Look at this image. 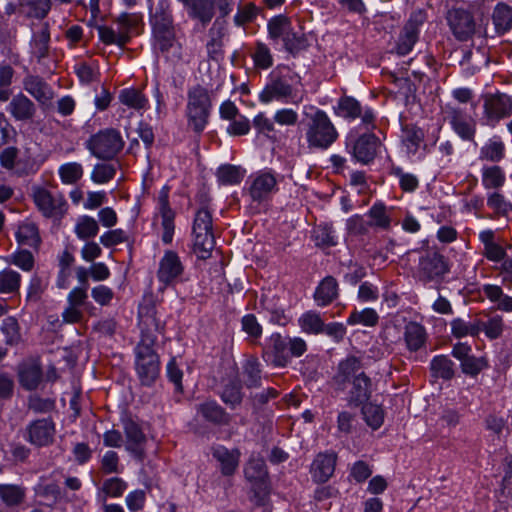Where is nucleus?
Here are the masks:
<instances>
[{
  "mask_svg": "<svg viewBox=\"0 0 512 512\" xmlns=\"http://www.w3.org/2000/svg\"><path fill=\"white\" fill-rule=\"evenodd\" d=\"M17 242L22 246L36 248L41 242L37 226L31 222H25L18 226L15 233Z\"/></svg>",
  "mask_w": 512,
  "mask_h": 512,
  "instance_id": "35",
  "label": "nucleus"
},
{
  "mask_svg": "<svg viewBox=\"0 0 512 512\" xmlns=\"http://www.w3.org/2000/svg\"><path fill=\"white\" fill-rule=\"evenodd\" d=\"M83 167L77 162H68L59 167L58 174L62 183L72 185L77 183L83 176Z\"/></svg>",
  "mask_w": 512,
  "mask_h": 512,
  "instance_id": "47",
  "label": "nucleus"
},
{
  "mask_svg": "<svg viewBox=\"0 0 512 512\" xmlns=\"http://www.w3.org/2000/svg\"><path fill=\"white\" fill-rule=\"evenodd\" d=\"M380 147V141L374 134H363L353 144V155L361 163L372 161Z\"/></svg>",
  "mask_w": 512,
  "mask_h": 512,
  "instance_id": "18",
  "label": "nucleus"
},
{
  "mask_svg": "<svg viewBox=\"0 0 512 512\" xmlns=\"http://www.w3.org/2000/svg\"><path fill=\"white\" fill-rule=\"evenodd\" d=\"M338 132L328 115L317 110L310 118L306 132V140L309 147L327 149L337 139Z\"/></svg>",
  "mask_w": 512,
  "mask_h": 512,
  "instance_id": "4",
  "label": "nucleus"
},
{
  "mask_svg": "<svg viewBox=\"0 0 512 512\" xmlns=\"http://www.w3.org/2000/svg\"><path fill=\"white\" fill-rule=\"evenodd\" d=\"M139 327L141 338L134 350L135 371L142 385L152 386L160 374V357L154 346L163 330L154 306H140Z\"/></svg>",
  "mask_w": 512,
  "mask_h": 512,
  "instance_id": "1",
  "label": "nucleus"
},
{
  "mask_svg": "<svg viewBox=\"0 0 512 512\" xmlns=\"http://www.w3.org/2000/svg\"><path fill=\"white\" fill-rule=\"evenodd\" d=\"M153 33L173 30V18L167 1L161 0L151 16Z\"/></svg>",
  "mask_w": 512,
  "mask_h": 512,
  "instance_id": "32",
  "label": "nucleus"
},
{
  "mask_svg": "<svg viewBox=\"0 0 512 512\" xmlns=\"http://www.w3.org/2000/svg\"><path fill=\"white\" fill-rule=\"evenodd\" d=\"M184 272V266L178 254L172 250L164 253L157 271L158 280L165 286L173 284Z\"/></svg>",
  "mask_w": 512,
  "mask_h": 512,
  "instance_id": "11",
  "label": "nucleus"
},
{
  "mask_svg": "<svg viewBox=\"0 0 512 512\" xmlns=\"http://www.w3.org/2000/svg\"><path fill=\"white\" fill-rule=\"evenodd\" d=\"M427 338V331L422 324L415 321L405 324L403 340L408 351L417 352L422 349L427 342Z\"/></svg>",
  "mask_w": 512,
  "mask_h": 512,
  "instance_id": "20",
  "label": "nucleus"
},
{
  "mask_svg": "<svg viewBox=\"0 0 512 512\" xmlns=\"http://www.w3.org/2000/svg\"><path fill=\"white\" fill-rule=\"evenodd\" d=\"M362 413L368 426L378 429L384 421V412L379 405L368 403L363 406Z\"/></svg>",
  "mask_w": 512,
  "mask_h": 512,
  "instance_id": "56",
  "label": "nucleus"
},
{
  "mask_svg": "<svg viewBox=\"0 0 512 512\" xmlns=\"http://www.w3.org/2000/svg\"><path fill=\"white\" fill-rule=\"evenodd\" d=\"M336 465L335 454H319L313 461L311 474L314 481L324 483L333 475Z\"/></svg>",
  "mask_w": 512,
  "mask_h": 512,
  "instance_id": "25",
  "label": "nucleus"
},
{
  "mask_svg": "<svg viewBox=\"0 0 512 512\" xmlns=\"http://www.w3.org/2000/svg\"><path fill=\"white\" fill-rule=\"evenodd\" d=\"M245 477L251 483L259 486L261 492L267 490L266 479L268 472L266 469L265 461L259 455H251L247 465L244 469Z\"/></svg>",
  "mask_w": 512,
  "mask_h": 512,
  "instance_id": "21",
  "label": "nucleus"
},
{
  "mask_svg": "<svg viewBox=\"0 0 512 512\" xmlns=\"http://www.w3.org/2000/svg\"><path fill=\"white\" fill-rule=\"evenodd\" d=\"M379 316L374 309L366 308L362 311H354L348 318V323L351 325L363 324L365 326L373 327L378 323Z\"/></svg>",
  "mask_w": 512,
  "mask_h": 512,
  "instance_id": "58",
  "label": "nucleus"
},
{
  "mask_svg": "<svg viewBox=\"0 0 512 512\" xmlns=\"http://www.w3.org/2000/svg\"><path fill=\"white\" fill-rule=\"evenodd\" d=\"M99 226L97 221L90 216H82L75 225V233L79 239L86 240L98 234Z\"/></svg>",
  "mask_w": 512,
  "mask_h": 512,
  "instance_id": "50",
  "label": "nucleus"
},
{
  "mask_svg": "<svg viewBox=\"0 0 512 512\" xmlns=\"http://www.w3.org/2000/svg\"><path fill=\"white\" fill-rule=\"evenodd\" d=\"M505 182V174L499 166H491L483 169L482 183L485 188H499Z\"/></svg>",
  "mask_w": 512,
  "mask_h": 512,
  "instance_id": "53",
  "label": "nucleus"
},
{
  "mask_svg": "<svg viewBox=\"0 0 512 512\" xmlns=\"http://www.w3.org/2000/svg\"><path fill=\"white\" fill-rule=\"evenodd\" d=\"M313 238L317 246L330 247L337 244L335 232L328 224L317 226L313 231Z\"/></svg>",
  "mask_w": 512,
  "mask_h": 512,
  "instance_id": "57",
  "label": "nucleus"
},
{
  "mask_svg": "<svg viewBox=\"0 0 512 512\" xmlns=\"http://www.w3.org/2000/svg\"><path fill=\"white\" fill-rule=\"evenodd\" d=\"M451 331L453 336L457 338L476 336L480 333V326L478 325V321L468 323L457 318L451 322Z\"/></svg>",
  "mask_w": 512,
  "mask_h": 512,
  "instance_id": "55",
  "label": "nucleus"
},
{
  "mask_svg": "<svg viewBox=\"0 0 512 512\" xmlns=\"http://www.w3.org/2000/svg\"><path fill=\"white\" fill-rule=\"evenodd\" d=\"M169 189L164 186L157 197V214L161 218V226L163 228L162 241L165 244H170L174 235V218L175 212L169 205L168 201Z\"/></svg>",
  "mask_w": 512,
  "mask_h": 512,
  "instance_id": "10",
  "label": "nucleus"
},
{
  "mask_svg": "<svg viewBox=\"0 0 512 512\" xmlns=\"http://www.w3.org/2000/svg\"><path fill=\"white\" fill-rule=\"evenodd\" d=\"M19 12L27 17L43 19L51 9L49 0H19Z\"/></svg>",
  "mask_w": 512,
  "mask_h": 512,
  "instance_id": "33",
  "label": "nucleus"
},
{
  "mask_svg": "<svg viewBox=\"0 0 512 512\" xmlns=\"http://www.w3.org/2000/svg\"><path fill=\"white\" fill-rule=\"evenodd\" d=\"M98 35L101 41L107 45L116 44L125 45L129 40V35L124 30L113 29L106 26L97 27Z\"/></svg>",
  "mask_w": 512,
  "mask_h": 512,
  "instance_id": "48",
  "label": "nucleus"
},
{
  "mask_svg": "<svg viewBox=\"0 0 512 512\" xmlns=\"http://www.w3.org/2000/svg\"><path fill=\"white\" fill-rule=\"evenodd\" d=\"M480 331H484L485 335L493 340L499 338L504 331V321L500 315H494L487 319V321L478 320Z\"/></svg>",
  "mask_w": 512,
  "mask_h": 512,
  "instance_id": "51",
  "label": "nucleus"
},
{
  "mask_svg": "<svg viewBox=\"0 0 512 512\" xmlns=\"http://www.w3.org/2000/svg\"><path fill=\"white\" fill-rule=\"evenodd\" d=\"M7 111L17 121H32L36 115V105L23 93H19L11 99Z\"/></svg>",
  "mask_w": 512,
  "mask_h": 512,
  "instance_id": "19",
  "label": "nucleus"
},
{
  "mask_svg": "<svg viewBox=\"0 0 512 512\" xmlns=\"http://www.w3.org/2000/svg\"><path fill=\"white\" fill-rule=\"evenodd\" d=\"M430 369L434 376L449 380L454 376V363L446 355L435 356L430 363Z\"/></svg>",
  "mask_w": 512,
  "mask_h": 512,
  "instance_id": "41",
  "label": "nucleus"
},
{
  "mask_svg": "<svg viewBox=\"0 0 512 512\" xmlns=\"http://www.w3.org/2000/svg\"><path fill=\"white\" fill-rule=\"evenodd\" d=\"M512 114V98L503 93L486 94L483 97L484 124L494 127L501 119Z\"/></svg>",
  "mask_w": 512,
  "mask_h": 512,
  "instance_id": "7",
  "label": "nucleus"
},
{
  "mask_svg": "<svg viewBox=\"0 0 512 512\" xmlns=\"http://www.w3.org/2000/svg\"><path fill=\"white\" fill-rule=\"evenodd\" d=\"M116 167L114 164L101 163L94 166L91 179L94 183L104 184L114 178Z\"/></svg>",
  "mask_w": 512,
  "mask_h": 512,
  "instance_id": "59",
  "label": "nucleus"
},
{
  "mask_svg": "<svg viewBox=\"0 0 512 512\" xmlns=\"http://www.w3.org/2000/svg\"><path fill=\"white\" fill-rule=\"evenodd\" d=\"M32 197L35 205L47 218L62 217L67 209V202L61 193H52L43 187H34Z\"/></svg>",
  "mask_w": 512,
  "mask_h": 512,
  "instance_id": "8",
  "label": "nucleus"
},
{
  "mask_svg": "<svg viewBox=\"0 0 512 512\" xmlns=\"http://www.w3.org/2000/svg\"><path fill=\"white\" fill-rule=\"evenodd\" d=\"M193 236V250L198 258L206 259L210 256L215 246L213 233H206Z\"/></svg>",
  "mask_w": 512,
  "mask_h": 512,
  "instance_id": "46",
  "label": "nucleus"
},
{
  "mask_svg": "<svg viewBox=\"0 0 512 512\" xmlns=\"http://www.w3.org/2000/svg\"><path fill=\"white\" fill-rule=\"evenodd\" d=\"M423 22L421 12L414 13L403 28L397 44V52L400 55L408 54L418 39L419 26Z\"/></svg>",
  "mask_w": 512,
  "mask_h": 512,
  "instance_id": "15",
  "label": "nucleus"
},
{
  "mask_svg": "<svg viewBox=\"0 0 512 512\" xmlns=\"http://www.w3.org/2000/svg\"><path fill=\"white\" fill-rule=\"evenodd\" d=\"M124 141L114 129H105L90 137L87 142L89 151L99 159L109 160L123 148Z\"/></svg>",
  "mask_w": 512,
  "mask_h": 512,
  "instance_id": "5",
  "label": "nucleus"
},
{
  "mask_svg": "<svg viewBox=\"0 0 512 512\" xmlns=\"http://www.w3.org/2000/svg\"><path fill=\"white\" fill-rule=\"evenodd\" d=\"M198 412L208 421L227 424L229 416L225 413L223 408L215 401H207L198 406Z\"/></svg>",
  "mask_w": 512,
  "mask_h": 512,
  "instance_id": "40",
  "label": "nucleus"
},
{
  "mask_svg": "<svg viewBox=\"0 0 512 512\" xmlns=\"http://www.w3.org/2000/svg\"><path fill=\"white\" fill-rule=\"evenodd\" d=\"M30 49L32 56L39 63L48 57L50 51V27L47 22L40 24L33 30Z\"/></svg>",
  "mask_w": 512,
  "mask_h": 512,
  "instance_id": "17",
  "label": "nucleus"
},
{
  "mask_svg": "<svg viewBox=\"0 0 512 512\" xmlns=\"http://www.w3.org/2000/svg\"><path fill=\"white\" fill-rule=\"evenodd\" d=\"M277 191V181L270 172H260L251 177L249 194L254 201L261 202Z\"/></svg>",
  "mask_w": 512,
  "mask_h": 512,
  "instance_id": "14",
  "label": "nucleus"
},
{
  "mask_svg": "<svg viewBox=\"0 0 512 512\" xmlns=\"http://www.w3.org/2000/svg\"><path fill=\"white\" fill-rule=\"evenodd\" d=\"M253 59L255 65L261 69H268L273 65V57L270 49L262 43L257 44Z\"/></svg>",
  "mask_w": 512,
  "mask_h": 512,
  "instance_id": "64",
  "label": "nucleus"
},
{
  "mask_svg": "<svg viewBox=\"0 0 512 512\" xmlns=\"http://www.w3.org/2000/svg\"><path fill=\"white\" fill-rule=\"evenodd\" d=\"M5 261L8 264L15 265L25 272L33 270L35 265V259L33 254L25 249H20L9 255Z\"/></svg>",
  "mask_w": 512,
  "mask_h": 512,
  "instance_id": "49",
  "label": "nucleus"
},
{
  "mask_svg": "<svg viewBox=\"0 0 512 512\" xmlns=\"http://www.w3.org/2000/svg\"><path fill=\"white\" fill-rule=\"evenodd\" d=\"M48 282L43 277L35 274L31 277L28 291H27V300L32 302H37L40 300L41 295L46 290Z\"/></svg>",
  "mask_w": 512,
  "mask_h": 512,
  "instance_id": "62",
  "label": "nucleus"
},
{
  "mask_svg": "<svg viewBox=\"0 0 512 512\" xmlns=\"http://www.w3.org/2000/svg\"><path fill=\"white\" fill-rule=\"evenodd\" d=\"M492 17L496 29L500 32L507 31L512 25V11L505 4H498Z\"/></svg>",
  "mask_w": 512,
  "mask_h": 512,
  "instance_id": "54",
  "label": "nucleus"
},
{
  "mask_svg": "<svg viewBox=\"0 0 512 512\" xmlns=\"http://www.w3.org/2000/svg\"><path fill=\"white\" fill-rule=\"evenodd\" d=\"M335 112L340 117L355 119L362 114V108L356 99L346 96L339 99Z\"/></svg>",
  "mask_w": 512,
  "mask_h": 512,
  "instance_id": "43",
  "label": "nucleus"
},
{
  "mask_svg": "<svg viewBox=\"0 0 512 512\" xmlns=\"http://www.w3.org/2000/svg\"><path fill=\"white\" fill-rule=\"evenodd\" d=\"M362 371L361 359L356 356H348L338 365V371L333 377V381L339 390H344L346 383L357 377Z\"/></svg>",
  "mask_w": 512,
  "mask_h": 512,
  "instance_id": "16",
  "label": "nucleus"
},
{
  "mask_svg": "<svg viewBox=\"0 0 512 512\" xmlns=\"http://www.w3.org/2000/svg\"><path fill=\"white\" fill-rule=\"evenodd\" d=\"M302 331L308 334H319L324 330V322L320 314L315 311H307L298 320Z\"/></svg>",
  "mask_w": 512,
  "mask_h": 512,
  "instance_id": "44",
  "label": "nucleus"
},
{
  "mask_svg": "<svg viewBox=\"0 0 512 512\" xmlns=\"http://www.w3.org/2000/svg\"><path fill=\"white\" fill-rule=\"evenodd\" d=\"M259 362L255 358H250L246 361L244 365V378L245 384L248 387H257L260 385L261 375H260Z\"/></svg>",
  "mask_w": 512,
  "mask_h": 512,
  "instance_id": "60",
  "label": "nucleus"
},
{
  "mask_svg": "<svg viewBox=\"0 0 512 512\" xmlns=\"http://www.w3.org/2000/svg\"><path fill=\"white\" fill-rule=\"evenodd\" d=\"M0 330L5 338L6 345L15 346L22 341L21 328L15 317L8 316L4 318Z\"/></svg>",
  "mask_w": 512,
  "mask_h": 512,
  "instance_id": "39",
  "label": "nucleus"
},
{
  "mask_svg": "<svg viewBox=\"0 0 512 512\" xmlns=\"http://www.w3.org/2000/svg\"><path fill=\"white\" fill-rule=\"evenodd\" d=\"M187 9L188 15L202 24L209 23L215 10L214 0H179Z\"/></svg>",
  "mask_w": 512,
  "mask_h": 512,
  "instance_id": "24",
  "label": "nucleus"
},
{
  "mask_svg": "<svg viewBox=\"0 0 512 512\" xmlns=\"http://www.w3.org/2000/svg\"><path fill=\"white\" fill-rule=\"evenodd\" d=\"M447 118L454 132L463 140H473L476 132L475 120L460 108L450 107Z\"/></svg>",
  "mask_w": 512,
  "mask_h": 512,
  "instance_id": "13",
  "label": "nucleus"
},
{
  "mask_svg": "<svg viewBox=\"0 0 512 512\" xmlns=\"http://www.w3.org/2000/svg\"><path fill=\"white\" fill-rule=\"evenodd\" d=\"M55 434L54 421L51 418H42L27 425L25 439L36 447H46L54 442Z\"/></svg>",
  "mask_w": 512,
  "mask_h": 512,
  "instance_id": "9",
  "label": "nucleus"
},
{
  "mask_svg": "<svg viewBox=\"0 0 512 512\" xmlns=\"http://www.w3.org/2000/svg\"><path fill=\"white\" fill-rule=\"evenodd\" d=\"M338 297V283L332 276L325 277L316 288L314 300L318 306H327Z\"/></svg>",
  "mask_w": 512,
  "mask_h": 512,
  "instance_id": "30",
  "label": "nucleus"
},
{
  "mask_svg": "<svg viewBox=\"0 0 512 512\" xmlns=\"http://www.w3.org/2000/svg\"><path fill=\"white\" fill-rule=\"evenodd\" d=\"M444 257L438 253H432L420 260V273L426 280H434L447 272Z\"/></svg>",
  "mask_w": 512,
  "mask_h": 512,
  "instance_id": "27",
  "label": "nucleus"
},
{
  "mask_svg": "<svg viewBox=\"0 0 512 512\" xmlns=\"http://www.w3.org/2000/svg\"><path fill=\"white\" fill-rule=\"evenodd\" d=\"M259 101L263 104H269L273 101L298 104L302 101V97L297 96L286 79L280 76H271L269 82L259 94Z\"/></svg>",
  "mask_w": 512,
  "mask_h": 512,
  "instance_id": "6",
  "label": "nucleus"
},
{
  "mask_svg": "<svg viewBox=\"0 0 512 512\" xmlns=\"http://www.w3.org/2000/svg\"><path fill=\"white\" fill-rule=\"evenodd\" d=\"M351 382V389L349 391V401L357 405L368 400L371 395V380L365 374H357V377Z\"/></svg>",
  "mask_w": 512,
  "mask_h": 512,
  "instance_id": "31",
  "label": "nucleus"
},
{
  "mask_svg": "<svg viewBox=\"0 0 512 512\" xmlns=\"http://www.w3.org/2000/svg\"><path fill=\"white\" fill-rule=\"evenodd\" d=\"M187 98L186 117L188 127L195 133L200 134L208 123L212 107L209 92L206 88L197 85L189 89Z\"/></svg>",
  "mask_w": 512,
  "mask_h": 512,
  "instance_id": "2",
  "label": "nucleus"
},
{
  "mask_svg": "<svg viewBox=\"0 0 512 512\" xmlns=\"http://www.w3.org/2000/svg\"><path fill=\"white\" fill-rule=\"evenodd\" d=\"M23 87L42 105L50 103L54 97L51 87L40 77L29 75L24 78Z\"/></svg>",
  "mask_w": 512,
  "mask_h": 512,
  "instance_id": "22",
  "label": "nucleus"
},
{
  "mask_svg": "<svg viewBox=\"0 0 512 512\" xmlns=\"http://www.w3.org/2000/svg\"><path fill=\"white\" fill-rule=\"evenodd\" d=\"M482 291L484 295L492 302L496 303V308L503 312H512V297L505 295L502 288L498 285L486 284Z\"/></svg>",
  "mask_w": 512,
  "mask_h": 512,
  "instance_id": "34",
  "label": "nucleus"
},
{
  "mask_svg": "<svg viewBox=\"0 0 512 512\" xmlns=\"http://www.w3.org/2000/svg\"><path fill=\"white\" fill-rule=\"evenodd\" d=\"M268 34L272 40L281 39L284 48L290 53H297L307 46L306 38L301 31H296L290 18L285 15H277L271 18L267 24Z\"/></svg>",
  "mask_w": 512,
  "mask_h": 512,
  "instance_id": "3",
  "label": "nucleus"
},
{
  "mask_svg": "<svg viewBox=\"0 0 512 512\" xmlns=\"http://www.w3.org/2000/svg\"><path fill=\"white\" fill-rule=\"evenodd\" d=\"M118 99L121 104L134 110L144 109L148 104V99L136 88L122 89L119 92Z\"/></svg>",
  "mask_w": 512,
  "mask_h": 512,
  "instance_id": "38",
  "label": "nucleus"
},
{
  "mask_svg": "<svg viewBox=\"0 0 512 512\" xmlns=\"http://www.w3.org/2000/svg\"><path fill=\"white\" fill-rule=\"evenodd\" d=\"M213 457L219 462L223 475L234 474L239 464L240 453L238 450H228L223 446L213 448Z\"/></svg>",
  "mask_w": 512,
  "mask_h": 512,
  "instance_id": "28",
  "label": "nucleus"
},
{
  "mask_svg": "<svg viewBox=\"0 0 512 512\" xmlns=\"http://www.w3.org/2000/svg\"><path fill=\"white\" fill-rule=\"evenodd\" d=\"M124 432L126 436V449L136 456H141L146 437L140 427L133 421H126Z\"/></svg>",
  "mask_w": 512,
  "mask_h": 512,
  "instance_id": "29",
  "label": "nucleus"
},
{
  "mask_svg": "<svg viewBox=\"0 0 512 512\" xmlns=\"http://www.w3.org/2000/svg\"><path fill=\"white\" fill-rule=\"evenodd\" d=\"M447 20L454 36L460 41L468 40L475 32L472 15L463 9L449 11Z\"/></svg>",
  "mask_w": 512,
  "mask_h": 512,
  "instance_id": "12",
  "label": "nucleus"
},
{
  "mask_svg": "<svg viewBox=\"0 0 512 512\" xmlns=\"http://www.w3.org/2000/svg\"><path fill=\"white\" fill-rule=\"evenodd\" d=\"M126 489L127 483L118 477L106 479L102 485V492L113 498L121 497Z\"/></svg>",
  "mask_w": 512,
  "mask_h": 512,
  "instance_id": "61",
  "label": "nucleus"
},
{
  "mask_svg": "<svg viewBox=\"0 0 512 512\" xmlns=\"http://www.w3.org/2000/svg\"><path fill=\"white\" fill-rule=\"evenodd\" d=\"M218 180L224 185H235L242 181L244 172L240 167L226 164L218 168L217 171Z\"/></svg>",
  "mask_w": 512,
  "mask_h": 512,
  "instance_id": "52",
  "label": "nucleus"
},
{
  "mask_svg": "<svg viewBox=\"0 0 512 512\" xmlns=\"http://www.w3.org/2000/svg\"><path fill=\"white\" fill-rule=\"evenodd\" d=\"M487 367V361L484 357L470 355L461 363L462 372L466 375L477 376Z\"/></svg>",
  "mask_w": 512,
  "mask_h": 512,
  "instance_id": "63",
  "label": "nucleus"
},
{
  "mask_svg": "<svg viewBox=\"0 0 512 512\" xmlns=\"http://www.w3.org/2000/svg\"><path fill=\"white\" fill-rule=\"evenodd\" d=\"M21 285V275L12 269L0 271V293L11 294L18 292Z\"/></svg>",
  "mask_w": 512,
  "mask_h": 512,
  "instance_id": "45",
  "label": "nucleus"
},
{
  "mask_svg": "<svg viewBox=\"0 0 512 512\" xmlns=\"http://www.w3.org/2000/svg\"><path fill=\"white\" fill-rule=\"evenodd\" d=\"M368 224L370 228L379 230H389L391 226V218L386 207L382 203L374 204L368 211Z\"/></svg>",
  "mask_w": 512,
  "mask_h": 512,
  "instance_id": "36",
  "label": "nucleus"
},
{
  "mask_svg": "<svg viewBox=\"0 0 512 512\" xmlns=\"http://www.w3.org/2000/svg\"><path fill=\"white\" fill-rule=\"evenodd\" d=\"M26 497V489L15 484H0V499L9 507L22 504Z\"/></svg>",
  "mask_w": 512,
  "mask_h": 512,
  "instance_id": "37",
  "label": "nucleus"
},
{
  "mask_svg": "<svg viewBox=\"0 0 512 512\" xmlns=\"http://www.w3.org/2000/svg\"><path fill=\"white\" fill-rule=\"evenodd\" d=\"M269 341L273 351L272 363L275 366L284 367L289 359L286 353L288 343L278 333L272 334Z\"/></svg>",
  "mask_w": 512,
  "mask_h": 512,
  "instance_id": "42",
  "label": "nucleus"
},
{
  "mask_svg": "<svg viewBox=\"0 0 512 512\" xmlns=\"http://www.w3.org/2000/svg\"><path fill=\"white\" fill-rule=\"evenodd\" d=\"M155 47L165 55L166 58L178 60L181 58V46L175 40L174 30L154 33Z\"/></svg>",
  "mask_w": 512,
  "mask_h": 512,
  "instance_id": "26",
  "label": "nucleus"
},
{
  "mask_svg": "<svg viewBox=\"0 0 512 512\" xmlns=\"http://www.w3.org/2000/svg\"><path fill=\"white\" fill-rule=\"evenodd\" d=\"M20 385L26 390H35L42 380V370L36 361H26L18 367Z\"/></svg>",
  "mask_w": 512,
  "mask_h": 512,
  "instance_id": "23",
  "label": "nucleus"
}]
</instances>
